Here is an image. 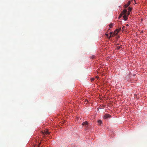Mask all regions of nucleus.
Wrapping results in <instances>:
<instances>
[{
  "mask_svg": "<svg viewBox=\"0 0 147 147\" xmlns=\"http://www.w3.org/2000/svg\"><path fill=\"white\" fill-rule=\"evenodd\" d=\"M121 30V28H120L119 29H116L114 32L113 34L112 35V36H113L117 34Z\"/></svg>",
  "mask_w": 147,
  "mask_h": 147,
  "instance_id": "1",
  "label": "nucleus"
},
{
  "mask_svg": "<svg viewBox=\"0 0 147 147\" xmlns=\"http://www.w3.org/2000/svg\"><path fill=\"white\" fill-rule=\"evenodd\" d=\"M127 13V10L126 9H124V10L120 14V15L119 16V19L122 17L123 15V14H125V13Z\"/></svg>",
  "mask_w": 147,
  "mask_h": 147,
  "instance_id": "2",
  "label": "nucleus"
},
{
  "mask_svg": "<svg viewBox=\"0 0 147 147\" xmlns=\"http://www.w3.org/2000/svg\"><path fill=\"white\" fill-rule=\"evenodd\" d=\"M42 134H50V132L48 131L47 130H46L44 131V132H42Z\"/></svg>",
  "mask_w": 147,
  "mask_h": 147,
  "instance_id": "3",
  "label": "nucleus"
},
{
  "mask_svg": "<svg viewBox=\"0 0 147 147\" xmlns=\"http://www.w3.org/2000/svg\"><path fill=\"white\" fill-rule=\"evenodd\" d=\"M126 13H125L124 14H123L124 15L123 16V18H124V20L125 21H126L127 19V16L126 15Z\"/></svg>",
  "mask_w": 147,
  "mask_h": 147,
  "instance_id": "4",
  "label": "nucleus"
},
{
  "mask_svg": "<svg viewBox=\"0 0 147 147\" xmlns=\"http://www.w3.org/2000/svg\"><path fill=\"white\" fill-rule=\"evenodd\" d=\"M104 117L105 118H107L110 117H111V115L109 114H107L105 115Z\"/></svg>",
  "mask_w": 147,
  "mask_h": 147,
  "instance_id": "5",
  "label": "nucleus"
},
{
  "mask_svg": "<svg viewBox=\"0 0 147 147\" xmlns=\"http://www.w3.org/2000/svg\"><path fill=\"white\" fill-rule=\"evenodd\" d=\"M131 1H129L128 3L125 5V7H127L130 4Z\"/></svg>",
  "mask_w": 147,
  "mask_h": 147,
  "instance_id": "6",
  "label": "nucleus"
},
{
  "mask_svg": "<svg viewBox=\"0 0 147 147\" xmlns=\"http://www.w3.org/2000/svg\"><path fill=\"white\" fill-rule=\"evenodd\" d=\"M88 124V122L87 121H86L85 122H84L82 123V125H87Z\"/></svg>",
  "mask_w": 147,
  "mask_h": 147,
  "instance_id": "7",
  "label": "nucleus"
},
{
  "mask_svg": "<svg viewBox=\"0 0 147 147\" xmlns=\"http://www.w3.org/2000/svg\"><path fill=\"white\" fill-rule=\"evenodd\" d=\"M114 24L111 23L109 25V27L110 28H111L113 26Z\"/></svg>",
  "mask_w": 147,
  "mask_h": 147,
  "instance_id": "8",
  "label": "nucleus"
},
{
  "mask_svg": "<svg viewBox=\"0 0 147 147\" xmlns=\"http://www.w3.org/2000/svg\"><path fill=\"white\" fill-rule=\"evenodd\" d=\"M128 11L129 12H130L131 11V8L130 7H129L128 8Z\"/></svg>",
  "mask_w": 147,
  "mask_h": 147,
  "instance_id": "9",
  "label": "nucleus"
},
{
  "mask_svg": "<svg viewBox=\"0 0 147 147\" xmlns=\"http://www.w3.org/2000/svg\"><path fill=\"white\" fill-rule=\"evenodd\" d=\"M98 123H99L100 124L101 123L102 121H101V120H99L98 121Z\"/></svg>",
  "mask_w": 147,
  "mask_h": 147,
  "instance_id": "10",
  "label": "nucleus"
},
{
  "mask_svg": "<svg viewBox=\"0 0 147 147\" xmlns=\"http://www.w3.org/2000/svg\"><path fill=\"white\" fill-rule=\"evenodd\" d=\"M112 33H113V32H111L110 33V36H109V38H111V34H112Z\"/></svg>",
  "mask_w": 147,
  "mask_h": 147,
  "instance_id": "11",
  "label": "nucleus"
},
{
  "mask_svg": "<svg viewBox=\"0 0 147 147\" xmlns=\"http://www.w3.org/2000/svg\"><path fill=\"white\" fill-rule=\"evenodd\" d=\"M130 14V12L128 11V12H127L126 15L127 16L129 15Z\"/></svg>",
  "mask_w": 147,
  "mask_h": 147,
  "instance_id": "12",
  "label": "nucleus"
},
{
  "mask_svg": "<svg viewBox=\"0 0 147 147\" xmlns=\"http://www.w3.org/2000/svg\"><path fill=\"white\" fill-rule=\"evenodd\" d=\"M94 78H91V81H94Z\"/></svg>",
  "mask_w": 147,
  "mask_h": 147,
  "instance_id": "13",
  "label": "nucleus"
},
{
  "mask_svg": "<svg viewBox=\"0 0 147 147\" xmlns=\"http://www.w3.org/2000/svg\"><path fill=\"white\" fill-rule=\"evenodd\" d=\"M94 57H95V56H92V58H94Z\"/></svg>",
  "mask_w": 147,
  "mask_h": 147,
  "instance_id": "14",
  "label": "nucleus"
},
{
  "mask_svg": "<svg viewBox=\"0 0 147 147\" xmlns=\"http://www.w3.org/2000/svg\"><path fill=\"white\" fill-rule=\"evenodd\" d=\"M105 35H106V36H109V34H105Z\"/></svg>",
  "mask_w": 147,
  "mask_h": 147,
  "instance_id": "15",
  "label": "nucleus"
},
{
  "mask_svg": "<svg viewBox=\"0 0 147 147\" xmlns=\"http://www.w3.org/2000/svg\"><path fill=\"white\" fill-rule=\"evenodd\" d=\"M120 48V47L119 46L118 47H117V49H119Z\"/></svg>",
  "mask_w": 147,
  "mask_h": 147,
  "instance_id": "16",
  "label": "nucleus"
},
{
  "mask_svg": "<svg viewBox=\"0 0 147 147\" xmlns=\"http://www.w3.org/2000/svg\"><path fill=\"white\" fill-rule=\"evenodd\" d=\"M124 27L125 26H123L122 27V28L123 29L124 28Z\"/></svg>",
  "mask_w": 147,
  "mask_h": 147,
  "instance_id": "17",
  "label": "nucleus"
},
{
  "mask_svg": "<svg viewBox=\"0 0 147 147\" xmlns=\"http://www.w3.org/2000/svg\"><path fill=\"white\" fill-rule=\"evenodd\" d=\"M129 26V25H128V24H127L126 25V26Z\"/></svg>",
  "mask_w": 147,
  "mask_h": 147,
  "instance_id": "18",
  "label": "nucleus"
}]
</instances>
